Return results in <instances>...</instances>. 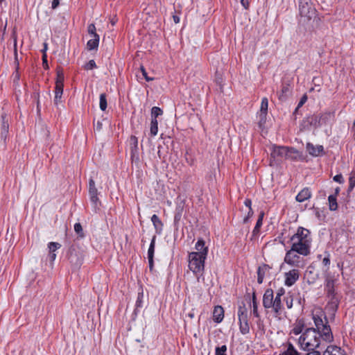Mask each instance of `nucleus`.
I'll return each mask as SVG.
<instances>
[{
  "mask_svg": "<svg viewBox=\"0 0 355 355\" xmlns=\"http://www.w3.org/2000/svg\"><path fill=\"white\" fill-rule=\"evenodd\" d=\"M288 87L284 86L282 87V95H281L279 96L280 100H282V98L283 94L288 92Z\"/></svg>",
  "mask_w": 355,
  "mask_h": 355,
  "instance_id": "864d4df0",
  "label": "nucleus"
},
{
  "mask_svg": "<svg viewBox=\"0 0 355 355\" xmlns=\"http://www.w3.org/2000/svg\"><path fill=\"white\" fill-rule=\"evenodd\" d=\"M263 214H261L257 221V223H256V225L253 230V232H252V235L253 236H255L256 234H257L259 232V228L261 227V226L262 225V221H263Z\"/></svg>",
  "mask_w": 355,
  "mask_h": 355,
  "instance_id": "7c9ffc66",
  "label": "nucleus"
},
{
  "mask_svg": "<svg viewBox=\"0 0 355 355\" xmlns=\"http://www.w3.org/2000/svg\"><path fill=\"white\" fill-rule=\"evenodd\" d=\"M257 282L259 284H261L263 282V277H264V271H263V268L259 267L258 268V271H257Z\"/></svg>",
  "mask_w": 355,
  "mask_h": 355,
  "instance_id": "58836bf2",
  "label": "nucleus"
},
{
  "mask_svg": "<svg viewBox=\"0 0 355 355\" xmlns=\"http://www.w3.org/2000/svg\"><path fill=\"white\" fill-rule=\"evenodd\" d=\"M311 196V193L308 188L303 189L296 196V200L297 202H302L308 199H309Z\"/></svg>",
  "mask_w": 355,
  "mask_h": 355,
  "instance_id": "6ab92c4d",
  "label": "nucleus"
},
{
  "mask_svg": "<svg viewBox=\"0 0 355 355\" xmlns=\"http://www.w3.org/2000/svg\"><path fill=\"white\" fill-rule=\"evenodd\" d=\"M299 10L301 17L309 20L315 14V9L313 8L309 0H300Z\"/></svg>",
  "mask_w": 355,
  "mask_h": 355,
  "instance_id": "6e6552de",
  "label": "nucleus"
},
{
  "mask_svg": "<svg viewBox=\"0 0 355 355\" xmlns=\"http://www.w3.org/2000/svg\"><path fill=\"white\" fill-rule=\"evenodd\" d=\"M334 180L338 182L343 183L344 182L343 175L341 174L336 175L334 177Z\"/></svg>",
  "mask_w": 355,
  "mask_h": 355,
  "instance_id": "49530a36",
  "label": "nucleus"
},
{
  "mask_svg": "<svg viewBox=\"0 0 355 355\" xmlns=\"http://www.w3.org/2000/svg\"><path fill=\"white\" fill-rule=\"evenodd\" d=\"M307 101V96L306 94L303 95V96L301 98L300 102L298 103V105L295 109V111H297L300 107H302Z\"/></svg>",
  "mask_w": 355,
  "mask_h": 355,
  "instance_id": "37998d69",
  "label": "nucleus"
},
{
  "mask_svg": "<svg viewBox=\"0 0 355 355\" xmlns=\"http://www.w3.org/2000/svg\"><path fill=\"white\" fill-rule=\"evenodd\" d=\"M324 289L327 293V295L331 303L336 304L338 300L336 298V293L335 291L334 285L337 280L335 278V276L331 273H327L324 276Z\"/></svg>",
  "mask_w": 355,
  "mask_h": 355,
  "instance_id": "423d86ee",
  "label": "nucleus"
},
{
  "mask_svg": "<svg viewBox=\"0 0 355 355\" xmlns=\"http://www.w3.org/2000/svg\"><path fill=\"white\" fill-rule=\"evenodd\" d=\"M306 150L310 155L317 157L322 154L324 148L321 145H317L315 146L312 144L308 143L306 144Z\"/></svg>",
  "mask_w": 355,
  "mask_h": 355,
  "instance_id": "dca6fc26",
  "label": "nucleus"
},
{
  "mask_svg": "<svg viewBox=\"0 0 355 355\" xmlns=\"http://www.w3.org/2000/svg\"><path fill=\"white\" fill-rule=\"evenodd\" d=\"M241 5L245 8L248 9L249 7V1L248 0H240Z\"/></svg>",
  "mask_w": 355,
  "mask_h": 355,
  "instance_id": "09e8293b",
  "label": "nucleus"
},
{
  "mask_svg": "<svg viewBox=\"0 0 355 355\" xmlns=\"http://www.w3.org/2000/svg\"><path fill=\"white\" fill-rule=\"evenodd\" d=\"M320 334L313 327H307L297 338V343L300 349L305 351H315L320 344Z\"/></svg>",
  "mask_w": 355,
  "mask_h": 355,
  "instance_id": "7ed1b4c3",
  "label": "nucleus"
},
{
  "mask_svg": "<svg viewBox=\"0 0 355 355\" xmlns=\"http://www.w3.org/2000/svg\"><path fill=\"white\" fill-rule=\"evenodd\" d=\"M273 291L272 289H267L263 297V305L266 309L272 308Z\"/></svg>",
  "mask_w": 355,
  "mask_h": 355,
  "instance_id": "4468645a",
  "label": "nucleus"
},
{
  "mask_svg": "<svg viewBox=\"0 0 355 355\" xmlns=\"http://www.w3.org/2000/svg\"><path fill=\"white\" fill-rule=\"evenodd\" d=\"M111 23H112V25H114V24H115V23H116V21H115L114 19H112V20L111 21Z\"/></svg>",
  "mask_w": 355,
  "mask_h": 355,
  "instance_id": "774afa93",
  "label": "nucleus"
},
{
  "mask_svg": "<svg viewBox=\"0 0 355 355\" xmlns=\"http://www.w3.org/2000/svg\"><path fill=\"white\" fill-rule=\"evenodd\" d=\"M150 135L152 136H155L158 132V122L156 119H152L150 123Z\"/></svg>",
  "mask_w": 355,
  "mask_h": 355,
  "instance_id": "393cba45",
  "label": "nucleus"
},
{
  "mask_svg": "<svg viewBox=\"0 0 355 355\" xmlns=\"http://www.w3.org/2000/svg\"><path fill=\"white\" fill-rule=\"evenodd\" d=\"M59 0H53L51 7L53 9H55L59 5Z\"/></svg>",
  "mask_w": 355,
  "mask_h": 355,
  "instance_id": "8fccbe9b",
  "label": "nucleus"
},
{
  "mask_svg": "<svg viewBox=\"0 0 355 355\" xmlns=\"http://www.w3.org/2000/svg\"><path fill=\"white\" fill-rule=\"evenodd\" d=\"M299 277V270L297 269H292L285 273V284L287 286H291L298 280Z\"/></svg>",
  "mask_w": 355,
  "mask_h": 355,
  "instance_id": "ddd939ff",
  "label": "nucleus"
},
{
  "mask_svg": "<svg viewBox=\"0 0 355 355\" xmlns=\"http://www.w3.org/2000/svg\"><path fill=\"white\" fill-rule=\"evenodd\" d=\"M296 250H293V248L288 250L284 257V262L287 264L298 267L300 266V256L297 254Z\"/></svg>",
  "mask_w": 355,
  "mask_h": 355,
  "instance_id": "1a4fd4ad",
  "label": "nucleus"
},
{
  "mask_svg": "<svg viewBox=\"0 0 355 355\" xmlns=\"http://www.w3.org/2000/svg\"><path fill=\"white\" fill-rule=\"evenodd\" d=\"M280 355H300L292 344H289L286 351Z\"/></svg>",
  "mask_w": 355,
  "mask_h": 355,
  "instance_id": "bb28decb",
  "label": "nucleus"
},
{
  "mask_svg": "<svg viewBox=\"0 0 355 355\" xmlns=\"http://www.w3.org/2000/svg\"><path fill=\"white\" fill-rule=\"evenodd\" d=\"M306 355H320V353L318 351H313L308 353Z\"/></svg>",
  "mask_w": 355,
  "mask_h": 355,
  "instance_id": "13d9d810",
  "label": "nucleus"
},
{
  "mask_svg": "<svg viewBox=\"0 0 355 355\" xmlns=\"http://www.w3.org/2000/svg\"><path fill=\"white\" fill-rule=\"evenodd\" d=\"M132 140H134L135 143V146H137V138L135 137H132L131 138Z\"/></svg>",
  "mask_w": 355,
  "mask_h": 355,
  "instance_id": "0e129e2a",
  "label": "nucleus"
},
{
  "mask_svg": "<svg viewBox=\"0 0 355 355\" xmlns=\"http://www.w3.org/2000/svg\"><path fill=\"white\" fill-rule=\"evenodd\" d=\"M184 210V205L182 202H180L177 205L175 208V213L174 216V222L178 223L182 217V214Z\"/></svg>",
  "mask_w": 355,
  "mask_h": 355,
  "instance_id": "4be33fe9",
  "label": "nucleus"
},
{
  "mask_svg": "<svg viewBox=\"0 0 355 355\" xmlns=\"http://www.w3.org/2000/svg\"><path fill=\"white\" fill-rule=\"evenodd\" d=\"M141 71L142 74L146 81L149 82V81H151L153 80V78H150L148 76L146 69H144V67L143 66L141 67Z\"/></svg>",
  "mask_w": 355,
  "mask_h": 355,
  "instance_id": "a18cd8bd",
  "label": "nucleus"
},
{
  "mask_svg": "<svg viewBox=\"0 0 355 355\" xmlns=\"http://www.w3.org/2000/svg\"><path fill=\"white\" fill-rule=\"evenodd\" d=\"M162 110L158 107H153L151 110L152 119H156L159 115L162 114Z\"/></svg>",
  "mask_w": 355,
  "mask_h": 355,
  "instance_id": "c9c22d12",
  "label": "nucleus"
},
{
  "mask_svg": "<svg viewBox=\"0 0 355 355\" xmlns=\"http://www.w3.org/2000/svg\"><path fill=\"white\" fill-rule=\"evenodd\" d=\"M196 252L189 254V268L195 274L202 273L205 268V261L208 253V248L202 239H199L195 245Z\"/></svg>",
  "mask_w": 355,
  "mask_h": 355,
  "instance_id": "f257e3e1",
  "label": "nucleus"
},
{
  "mask_svg": "<svg viewBox=\"0 0 355 355\" xmlns=\"http://www.w3.org/2000/svg\"><path fill=\"white\" fill-rule=\"evenodd\" d=\"M173 21L175 24H178L180 21V18L178 16H173Z\"/></svg>",
  "mask_w": 355,
  "mask_h": 355,
  "instance_id": "bf43d9fd",
  "label": "nucleus"
},
{
  "mask_svg": "<svg viewBox=\"0 0 355 355\" xmlns=\"http://www.w3.org/2000/svg\"><path fill=\"white\" fill-rule=\"evenodd\" d=\"M75 264H76L77 266H80V265L81 264V261H80V260H79V259L77 258V259H76V261Z\"/></svg>",
  "mask_w": 355,
  "mask_h": 355,
  "instance_id": "680f3d73",
  "label": "nucleus"
},
{
  "mask_svg": "<svg viewBox=\"0 0 355 355\" xmlns=\"http://www.w3.org/2000/svg\"><path fill=\"white\" fill-rule=\"evenodd\" d=\"M333 118V114L330 112L322 114L319 119V125L325 124L328 120H331Z\"/></svg>",
  "mask_w": 355,
  "mask_h": 355,
  "instance_id": "c85d7f7f",
  "label": "nucleus"
},
{
  "mask_svg": "<svg viewBox=\"0 0 355 355\" xmlns=\"http://www.w3.org/2000/svg\"><path fill=\"white\" fill-rule=\"evenodd\" d=\"M74 230L78 234L80 235V237H83L84 234L83 232V227L80 223H77L74 225Z\"/></svg>",
  "mask_w": 355,
  "mask_h": 355,
  "instance_id": "ea45409f",
  "label": "nucleus"
},
{
  "mask_svg": "<svg viewBox=\"0 0 355 355\" xmlns=\"http://www.w3.org/2000/svg\"><path fill=\"white\" fill-rule=\"evenodd\" d=\"M47 50V44L46 43H44V49H42V53H46V51Z\"/></svg>",
  "mask_w": 355,
  "mask_h": 355,
  "instance_id": "052dcab7",
  "label": "nucleus"
},
{
  "mask_svg": "<svg viewBox=\"0 0 355 355\" xmlns=\"http://www.w3.org/2000/svg\"><path fill=\"white\" fill-rule=\"evenodd\" d=\"M55 86L64 87V74L62 71H57Z\"/></svg>",
  "mask_w": 355,
  "mask_h": 355,
  "instance_id": "c756f323",
  "label": "nucleus"
},
{
  "mask_svg": "<svg viewBox=\"0 0 355 355\" xmlns=\"http://www.w3.org/2000/svg\"><path fill=\"white\" fill-rule=\"evenodd\" d=\"M339 191H340V188H339V187H337V188L335 189V194H334V196H336L338 194Z\"/></svg>",
  "mask_w": 355,
  "mask_h": 355,
  "instance_id": "e2e57ef3",
  "label": "nucleus"
},
{
  "mask_svg": "<svg viewBox=\"0 0 355 355\" xmlns=\"http://www.w3.org/2000/svg\"><path fill=\"white\" fill-rule=\"evenodd\" d=\"M89 194L90 200L92 202L95 209L98 207L100 204L99 199L98 198V190L95 186V182L93 179H90L89 181Z\"/></svg>",
  "mask_w": 355,
  "mask_h": 355,
  "instance_id": "9b49d317",
  "label": "nucleus"
},
{
  "mask_svg": "<svg viewBox=\"0 0 355 355\" xmlns=\"http://www.w3.org/2000/svg\"><path fill=\"white\" fill-rule=\"evenodd\" d=\"M148 263H149V268H150V270H153V258H148Z\"/></svg>",
  "mask_w": 355,
  "mask_h": 355,
  "instance_id": "603ef678",
  "label": "nucleus"
},
{
  "mask_svg": "<svg viewBox=\"0 0 355 355\" xmlns=\"http://www.w3.org/2000/svg\"><path fill=\"white\" fill-rule=\"evenodd\" d=\"M87 31H88V33L89 34L92 36V37H95V35H98L96 33V27L94 26V24H91L88 26V28H87Z\"/></svg>",
  "mask_w": 355,
  "mask_h": 355,
  "instance_id": "79ce46f5",
  "label": "nucleus"
},
{
  "mask_svg": "<svg viewBox=\"0 0 355 355\" xmlns=\"http://www.w3.org/2000/svg\"><path fill=\"white\" fill-rule=\"evenodd\" d=\"M188 316L190 318H194V313H188Z\"/></svg>",
  "mask_w": 355,
  "mask_h": 355,
  "instance_id": "69168bd1",
  "label": "nucleus"
},
{
  "mask_svg": "<svg viewBox=\"0 0 355 355\" xmlns=\"http://www.w3.org/2000/svg\"><path fill=\"white\" fill-rule=\"evenodd\" d=\"M62 93H63V87L55 86V98H54V102L55 104H58V103L60 102Z\"/></svg>",
  "mask_w": 355,
  "mask_h": 355,
  "instance_id": "b1692460",
  "label": "nucleus"
},
{
  "mask_svg": "<svg viewBox=\"0 0 355 355\" xmlns=\"http://www.w3.org/2000/svg\"><path fill=\"white\" fill-rule=\"evenodd\" d=\"M323 355H347L345 350L336 345H329Z\"/></svg>",
  "mask_w": 355,
  "mask_h": 355,
  "instance_id": "f3484780",
  "label": "nucleus"
},
{
  "mask_svg": "<svg viewBox=\"0 0 355 355\" xmlns=\"http://www.w3.org/2000/svg\"><path fill=\"white\" fill-rule=\"evenodd\" d=\"M151 221L156 231L159 233L163 227V223H162L159 218L156 214H153L151 217Z\"/></svg>",
  "mask_w": 355,
  "mask_h": 355,
  "instance_id": "412c9836",
  "label": "nucleus"
},
{
  "mask_svg": "<svg viewBox=\"0 0 355 355\" xmlns=\"http://www.w3.org/2000/svg\"><path fill=\"white\" fill-rule=\"evenodd\" d=\"M355 187V172H352L349 178V188L348 191H351Z\"/></svg>",
  "mask_w": 355,
  "mask_h": 355,
  "instance_id": "72a5a7b5",
  "label": "nucleus"
},
{
  "mask_svg": "<svg viewBox=\"0 0 355 355\" xmlns=\"http://www.w3.org/2000/svg\"><path fill=\"white\" fill-rule=\"evenodd\" d=\"M352 132L353 133V137L355 139V119H354V121L353 123V125H352Z\"/></svg>",
  "mask_w": 355,
  "mask_h": 355,
  "instance_id": "4d7b16f0",
  "label": "nucleus"
},
{
  "mask_svg": "<svg viewBox=\"0 0 355 355\" xmlns=\"http://www.w3.org/2000/svg\"><path fill=\"white\" fill-rule=\"evenodd\" d=\"M325 254H326V256L322 259V263L323 266L326 268L325 271L327 272L329 268V265H330L331 261H330L329 253L326 252Z\"/></svg>",
  "mask_w": 355,
  "mask_h": 355,
  "instance_id": "f704fd0d",
  "label": "nucleus"
},
{
  "mask_svg": "<svg viewBox=\"0 0 355 355\" xmlns=\"http://www.w3.org/2000/svg\"><path fill=\"white\" fill-rule=\"evenodd\" d=\"M291 247L298 254L307 256L310 254L311 237L309 230L300 227L297 232L291 238Z\"/></svg>",
  "mask_w": 355,
  "mask_h": 355,
  "instance_id": "f03ea898",
  "label": "nucleus"
},
{
  "mask_svg": "<svg viewBox=\"0 0 355 355\" xmlns=\"http://www.w3.org/2000/svg\"><path fill=\"white\" fill-rule=\"evenodd\" d=\"M283 294H284V291L282 290H280L276 294L275 297V298L273 297L272 309L277 314L279 313V312L281 311L282 308L281 297H282Z\"/></svg>",
  "mask_w": 355,
  "mask_h": 355,
  "instance_id": "2eb2a0df",
  "label": "nucleus"
},
{
  "mask_svg": "<svg viewBox=\"0 0 355 355\" xmlns=\"http://www.w3.org/2000/svg\"><path fill=\"white\" fill-rule=\"evenodd\" d=\"M49 258L51 262H53L56 258V254L53 252H49Z\"/></svg>",
  "mask_w": 355,
  "mask_h": 355,
  "instance_id": "3c124183",
  "label": "nucleus"
},
{
  "mask_svg": "<svg viewBox=\"0 0 355 355\" xmlns=\"http://www.w3.org/2000/svg\"><path fill=\"white\" fill-rule=\"evenodd\" d=\"M9 124L6 119V114L3 113L1 116L0 121V137L3 143L6 142L7 134L8 133Z\"/></svg>",
  "mask_w": 355,
  "mask_h": 355,
  "instance_id": "f8f14e48",
  "label": "nucleus"
},
{
  "mask_svg": "<svg viewBox=\"0 0 355 355\" xmlns=\"http://www.w3.org/2000/svg\"><path fill=\"white\" fill-rule=\"evenodd\" d=\"M306 328L307 327L304 321L302 320H297L290 331L291 338L297 341V338L304 332Z\"/></svg>",
  "mask_w": 355,
  "mask_h": 355,
  "instance_id": "9d476101",
  "label": "nucleus"
},
{
  "mask_svg": "<svg viewBox=\"0 0 355 355\" xmlns=\"http://www.w3.org/2000/svg\"><path fill=\"white\" fill-rule=\"evenodd\" d=\"M244 205L246 207V210H249V209H252L251 208L252 202L250 199H246L244 202Z\"/></svg>",
  "mask_w": 355,
  "mask_h": 355,
  "instance_id": "de8ad7c7",
  "label": "nucleus"
},
{
  "mask_svg": "<svg viewBox=\"0 0 355 355\" xmlns=\"http://www.w3.org/2000/svg\"><path fill=\"white\" fill-rule=\"evenodd\" d=\"M101 128H102V123H101V122H100V121H98V122L96 123V130H100L101 129Z\"/></svg>",
  "mask_w": 355,
  "mask_h": 355,
  "instance_id": "6e6d98bb",
  "label": "nucleus"
},
{
  "mask_svg": "<svg viewBox=\"0 0 355 355\" xmlns=\"http://www.w3.org/2000/svg\"><path fill=\"white\" fill-rule=\"evenodd\" d=\"M69 259L71 263L73 262V257L72 256V254L70 256Z\"/></svg>",
  "mask_w": 355,
  "mask_h": 355,
  "instance_id": "338daca9",
  "label": "nucleus"
},
{
  "mask_svg": "<svg viewBox=\"0 0 355 355\" xmlns=\"http://www.w3.org/2000/svg\"><path fill=\"white\" fill-rule=\"evenodd\" d=\"M247 216L243 218V223H248V220L252 217L253 214V211L252 209H249V210H246Z\"/></svg>",
  "mask_w": 355,
  "mask_h": 355,
  "instance_id": "c03bdc74",
  "label": "nucleus"
},
{
  "mask_svg": "<svg viewBox=\"0 0 355 355\" xmlns=\"http://www.w3.org/2000/svg\"><path fill=\"white\" fill-rule=\"evenodd\" d=\"M156 236H154L151 240L148 250V258H153L155 252Z\"/></svg>",
  "mask_w": 355,
  "mask_h": 355,
  "instance_id": "a878e982",
  "label": "nucleus"
},
{
  "mask_svg": "<svg viewBox=\"0 0 355 355\" xmlns=\"http://www.w3.org/2000/svg\"><path fill=\"white\" fill-rule=\"evenodd\" d=\"M100 109L102 111H105L107 108V99L105 94L103 93L100 95V102H99Z\"/></svg>",
  "mask_w": 355,
  "mask_h": 355,
  "instance_id": "2f4dec72",
  "label": "nucleus"
},
{
  "mask_svg": "<svg viewBox=\"0 0 355 355\" xmlns=\"http://www.w3.org/2000/svg\"><path fill=\"white\" fill-rule=\"evenodd\" d=\"M268 107V98L264 97L262 98L261 103L260 111H261V114H264L265 116L266 115Z\"/></svg>",
  "mask_w": 355,
  "mask_h": 355,
  "instance_id": "cd10ccee",
  "label": "nucleus"
},
{
  "mask_svg": "<svg viewBox=\"0 0 355 355\" xmlns=\"http://www.w3.org/2000/svg\"><path fill=\"white\" fill-rule=\"evenodd\" d=\"M224 318V310L221 306H216L214 307L213 311V320L214 322L219 323Z\"/></svg>",
  "mask_w": 355,
  "mask_h": 355,
  "instance_id": "a211bd4d",
  "label": "nucleus"
},
{
  "mask_svg": "<svg viewBox=\"0 0 355 355\" xmlns=\"http://www.w3.org/2000/svg\"><path fill=\"white\" fill-rule=\"evenodd\" d=\"M43 64L47 66L46 53H43L42 55Z\"/></svg>",
  "mask_w": 355,
  "mask_h": 355,
  "instance_id": "5fc2aeb1",
  "label": "nucleus"
},
{
  "mask_svg": "<svg viewBox=\"0 0 355 355\" xmlns=\"http://www.w3.org/2000/svg\"><path fill=\"white\" fill-rule=\"evenodd\" d=\"M227 346L225 345L216 348V355H227Z\"/></svg>",
  "mask_w": 355,
  "mask_h": 355,
  "instance_id": "4c0bfd02",
  "label": "nucleus"
},
{
  "mask_svg": "<svg viewBox=\"0 0 355 355\" xmlns=\"http://www.w3.org/2000/svg\"><path fill=\"white\" fill-rule=\"evenodd\" d=\"M329 207L331 211H336L338 209L336 197L334 195H330L328 198Z\"/></svg>",
  "mask_w": 355,
  "mask_h": 355,
  "instance_id": "5701e85b",
  "label": "nucleus"
},
{
  "mask_svg": "<svg viewBox=\"0 0 355 355\" xmlns=\"http://www.w3.org/2000/svg\"><path fill=\"white\" fill-rule=\"evenodd\" d=\"M61 245L57 242H51L48 245L49 252L55 253V250L59 249Z\"/></svg>",
  "mask_w": 355,
  "mask_h": 355,
  "instance_id": "e433bc0d",
  "label": "nucleus"
},
{
  "mask_svg": "<svg viewBox=\"0 0 355 355\" xmlns=\"http://www.w3.org/2000/svg\"><path fill=\"white\" fill-rule=\"evenodd\" d=\"M96 67V62H94V60H89L87 64H85V65L84 66V68L86 69V70H92L94 68Z\"/></svg>",
  "mask_w": 355,
  "mask_h": 355,
  "instance_id": "a19ab883",
  "label": "nucleus"
},
{
  "mask_svg": "<svg viewBox=\"0 0 355 355\" xmlns=\"http://www.w3.org/2000/svg\"><path fill=\"white\" fill-rule=\"evenodd\" d=\"M252 306H253V309H252L253 315L255 317H259L258 305H257V302L256 295L254 293L252 294Z\"/></svg>",
  "mask_w": 355,
  "mask_h": 355,
  "instance_id": "473e14b6",
  "label": "nucleus"
},
{
  "mask_svg": "<svg viewBox=\"0 0 355 355\" xmlns=\"http://www.w3.org/2000/svg\"><path fill=\"white\" fill-rule=\"evenodd\" d=\"M312 319L316 327L315 329L320 334L322 338L327 342H331L334 336L324 313L318 309L313 312Z\"/></svg>",
  "mask_w": 355,
  "mask_h": 355,
  "instance_id": "20e7f679",
  "label": "nucleus"
},
{
  "mask_svg": "<svg viewBox=\"0 0 355 355\" xmlns=\"http://www.w3.org/2000/svg\"><path fill=\"white\" fill-rule=\"evenodd\" d=\"M270 149L273 162H279L284 159H296L299 156L298 151L293 148L274 145Z\"/></svg>",
  "mask_w": 355,
  "mask_h": 355,
  "instance_id": "39448f33",
  "label": "nucleus"
},
{
  "mask_svg": "<svg viewBox=\"0 0 355 355\" xmlns=\"http://www.w3.org/2000/svg\"><path fill=\"white\" fill-rule=\"evenodd\" d=\"M91 40H89L87 43V49L91 51L96 49L98 46L99 43V35H95V37H92Z\"/></svg>",
  "mask_w": 355,
  "mask_h": 355,
  "instance_id": "aec40b11",
  "label": "nucleus"
},
{
  "mask_svg": "<svg viewBox=\"0 0 355 355\" xmlns=\"http://www.w3.org/2000/svg\"><path fill=\"white\" fill-rule=\"evenodd\" d=\"M240 331L242 334H247L250 331L248 322V311L245 305L239 306L238 309Z\"/></svg>",
  "mask_w": 355,
  "mask_h": 355,
  "instance_id": "0eeeda50",
  "label": "nucleus"
}]
</instances>
